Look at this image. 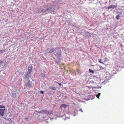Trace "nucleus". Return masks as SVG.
I'll return each mask as SVG.
<instances>
[{
    "label": "nucleus",
    "mask_w": 124,
    "mask_h": 124,
    "mask_svg": "<svg viewBox=\"0 0 124 124\" xmlns=\"http://www.w3.org/2000/svg\"><path fill=\"white\" fill-rule=\"evenodd\" d=\"M50 88L53 90H54V87L51 86L50 87Z\"/></svg>",
    "instance_id": "nucleus-17"
},
{
    "label": "nucleus",
    "mask_w": 124,
    "mask_h": 124,
    "mask_svg": "<svg viewBox=\"0 0 124 124\" xmlns=\"http://www.w3.org/2000/svg\"><path fill=\"white\" fill-rule=\"evenodd\" d=\"M79 110L81 111L82 112H83V110H82V109H80Z\"/></svg>",
    "instance_id": "nucleus-23"
},
{
    "label": "nucleus",
    "mask_w": 124,
    "mask_h": 124,
    "mask_svg": "<svg viewBox=\"0 0 124 124\" xmlns=\"http://www.w3.org/2000/svg\"><path fill=\"white\" fill-rule=\"evenodd\" d=\"M53 13L54 14V12H53Z\"/></svg>",
    "instance_id": "nucleus-26"
},
{
    "label": "nucleus",
    "mask_w": 124,
    "mask_h": 124,
    "mask_svg": "<svg viewBox=\"0 0 124 124\" xmlns=\"http://www.w3.org/2000/svg\"><path fill=\"white\" fill-rule=\"evenodd\" d=\"M59 84L60 85H62V84L61 83H59Z\"/></svg>",
    "instance_id": "nucleus-24"
},
{
    "label": "nucleus",
    "mask_w": 124,
    "mask_h": 124,
    "mask_svg": "<svg viewBox=\"0 0 124 124\" xmlns=\"http://www.w3.org/2000/svg\"><path fill=\"white\" fill-rule=\"evenodd\" d=\"M41 76L43 78H45V77L46 76L44 74H41Z\"/></svg>",
    "instance_id": "nucleus-16"
},
{
    "label": "nucleus",
    "mask_w": 124,
    "mask_h": 124,
    "mask_svg": "<svg viewBox=\"0 0 124 124\" xmlns=\"http://www.w3.org/2000/svg\"><path fill=\"white\" fill-rule=\"evenodd\" d=\"M32 66L31 65H29L28 66V70L27 72H25V73L24 75V78H26L28 79L30 78H31V76Z\"/></svg>",
    "instance_id": "nucleus-1"
},
{
    "label": "nucleus",
    "mask_w": 124,
    "mask_h": 124,
    "mask_svg": "<svg viewBox=\"0 0 124 124\" xmlns=\"http://www.w3.org/2000/svg\"><path fill=\"white\" fill-rule=\"evenodd\" d=\"M91 83L92 85H94L95 84V83L94 82H91Z\"/></svg>",
    "instance_id": "nucleus-18"
},
{
    "label": "nucleus",
    "mask_w": 124,
    "mask_h": 124,
    "mask_svg": "<svg viewBox=\"0 0 124 124\" xmlns=\"http://www.w3.org/2000/svg\"><path fill=\"white\" fill-rule=\"evenodd\" d=\"M32 85V83L29 81L26 84V85L29 88H31V85Z\"/></svg>",
    "instance_id": "nucleus-5"
},
{
    "label": "nucleus",
    "mask_w": 124,
    "mask_h": 124,
    "mask_svg": "<svg viewBox=\"0 0 124 124\" xmlns=\"http://www.w3.org/2000/svg\"><path fill=\"white\" fill-rule=\"evenodd\" d=\"M39 92L40 93H42L43 94L44 93L43 91H40Z\"/></svg>",
    "instance_id": "nucleus-19"
},
{
    "label": "nucleus",
    "mask_w": 124,
    "mask_h": 124,
    "mask_svg": "<svg viewBox=\"0 0 124 124\" xmlns=\"http://www.w3.org/2000/svg\"><path fill=\"white\" fill-rule=\"evenodd\" d=\"M43 112L44 113H45L47 114H50V112L49 111V110H44L43 111Z\"/></svg>",
    "instance_id": "nucleus-6"
},
{
    "label": "nucleus",
    "mask_w": 124,
    "mask_h": 124,
    "mask_svg": "<svg viewBox=\"0 0 124 124\" xmlns=\"http://www.w3.org/2000/svg\"><path fill=\"white\" fill-rule=\"evenodd\" d=\"M54 49H51L49 51V53H51L53 52L54 51Z\"/></svg>",
    "instance_id": "nucleus-10"
},
{
    "label": "nucleus",
    "mask_w": 124,
    "mask_h": 124,
    "mask_svg": "<svg viewBox=\"0 0 124 124\" xmlns=\"http://www.w3.org/2000/svg\"><path fill=\"white\" fill-rule=\"evenodd\" d=\"M89 72L90 73H94V71H93L91 69H90L89 70Z\"/></svg>",
    "instance_id": "nucleus-9"
},
{
    "label": "nucleus",
    "mask_w": 124,
    "mask_h": 124,
    "mask_svg": "<svg viewBox=\"0 0 124 124\" xmlns=\"http://www.w3.org/2000/svg\"><path fill=\"white\" fill-rule=\"evenodd\" d=\"M5 107L3 105H0V108H5Z\"/></svg>",
    "instance_id": "nucleus-8"
},
{
    "label": "nucleus",
    "mask_w": 124,
    "mask_h": 124,
    "mask_svg": "<svg viewBox=\"0 0 124 124\" xmlns=\"http://www.w3.org/2000/svg\"><path fill=\"white\" fill-rule=\"evenodd\" d=\"M2 61L1 60H0V64H1L2 62Z\"/></svg>",
    "instance_id": "nucleus-22"
},
{
    "label": "nucleus",
    "mask_w": 124,
    "mask_h": 124,
    "mask_svg": "<svg viewBox=\"0 0 124 124\" xmlns=\"http://www.w3.org/2000/svg\"><path fill=\"white\" fill-rule=\"evenodd\" d=\"M5 110H6L5 108L1 109H0V115L3 116Z\"/></svg>",
    "instance_id": "nucleus-3"
},
{
    "label": "nucleus",
    "mask_w": 124,
    "mask_h": 124,
    "mask_svg": "<svg viewBox=\"0 0 124 124\" xmlns=\"http://www.w3.org/2000/svg\"><path fill=\"white\" fill-rule=\"evenodd\" d=\"M12 96H13V97L15 98L16 97V94L15 93H13L12 94Z\"/></svg>",
    "instance_id": "nucleus-12"
},
{
    "label": "nucleus",
    "mask_w": 124,
    "mask_h": 124,
    "mask_svg": "<svg viewBox=\"0 0 124 124\" xmlns=\"http://www.w3.org/2000/svg\"><path fill=\"white\" fill-rule=\"evenodd\" d=\"M99 62H100L101 63H102L103 64H104V63H103L101 61V59H99Z\"/></svg>",
    "instance_id": "nucleus-15"
},
{
    "label": "nucleus",
    "mask_w": 124,
    "mask_h": 124,
    "mask_svg": "<svg viewBox=\"0 0 124 124\" xmlns=\"http://www.w3.org/2000/svg\"><path fill=\"white\" fill-rule=\"evenodd\" d=\"M120 16L119 15H117L116 17V18L117 19H119Z\"/></svg>",
    "instance_id": "nucleus-11"
},
{
    "label": "nucleus",
    "mask_w": 124,
    "mask_h": 124,
    "mask_svg": "<svg viewBox=\"0 0 124 124\" xmlns=\"http://www.w3.org/2000/svg\"><path fill=\"white\" fill-rule=\"evenodd\" d=\"M91 87H92V88H93H93H96V87H93L92 86L91 87H90V88H89V89H90Z\"/></svg>",
    "instance_id": "nucleus-21"
},
{
    "label": "nucleus",
    "mask_w": 124,
    "mask_h": 124,
    "mask_svg": "<svg viewBox=\"0 0 124 124\" xmlns=\"http://www.w3.org/2000/svg\"><path fill=\"white\" fill-rule=\"evenodd\" d=\"M101 93H99L96 96L99 99V96L101 95Z\"/></svg>",
    "instance_id": "nucleus-13"
},
{
    "label": "nucleus",
    "mask_w": 124,
    "mask_h": 124,
    "mask_svg": "<svg viewBox=\"0 0 124 124\" xmlns=\"http://www.w3.org/2000/svg\"><path fill=\"white\" fill-rule=\"evenodd\" d=\"M56 51L57 52L56 53L55 56L58 58L60 57L61 56V49L60 48L57 49V50H56Z\"/></svg>",
    "instance_id": "nucleus-2"
},
{
    "label": "nucleus",
    "mask_w": 124,
    "mask_h": 124,
    "mask_svg": "<svg viewBox=\"0 0 124 124\" xmlns=\"http://www.w3.org/2000/svg\"><path fill=\"white\" fill-rule=\"evenodd\" d=\"M117 7V6L116 5H111L108 7V9H109L111 8H112L113 9H114V8H116Z\"/></svg>",
    "instance_id": "nucleus-4"
},
{
    "label": "nucleus",
    "mask_w": 124,
    "mask_h": 124,
    "mask_svg": "<svg viewBox=\"0 0 124 124\" xmlns=\"http://www.w3.org/2000/svg\"><path fill=\"white\" fill-rule=\"evenodd\" d=\"M49 10V9L48 8H47L46 10H45L43 12H46V11H48Z\"/></svg>",
    "instance_id": "nucleus-20"
},
{
    "label": "nucleus",
    "mask_w": 124,
    "mask_h": 124,
    "mask_svg": "<svg viewBox=\"0 0 124 124\" xmlns=\"http://www.w3.org/2000/svg\"><path fill=\"white\" fill-rule=\"evenodd\" d=\"M26 119H28V118H26Z\"/></svg>",
    "instance_id": "nucleus-27"
},
{
    "label": "nucleus",
    "mask_w": 124,
    "mask_h": 124,
    "mask_svg": "<svg viewBox=\"0 0 124 124\" xmlns=\"http://www.w3.org/2000/svg\"><path fill=\"white\" fill-rule=\"evenodd\" d=\"M68 106V105H66L65 104H62L60 107L61 108H65L67 106Z\"/></svg>",
    "instance_id": "nucleus-7"
},
{
    "label": "nucleus",
    "mask_w": 124,
    "mask_h": 124,
    "mask_svg": "<svg viewBox=\"0 0 124 124\" xmlns=\"http://www.w3.org/2000/svg\"><path fill=\"white\" fill-rule=\"evenodd\" d=\"M87 87H88V88H89V86H87Z\"/></svg>",
    "instance_id": "nucleus-25"
},
{
    "label": "nucleus",
    "mask_w": 124,
    "mask_h": 124,
    "mask_svg": "<svg viewBox=\"0 0 124 124\" xmlns=\"http://www.w3.org/2000/svg\"><path fill=\"white\" fill-rule=\"evenodd\" d=\"M5 52V51L4 50H0V53H3Z\"/></svg>",
    "instance_id": "nucleus-14"
}]
</instances>
